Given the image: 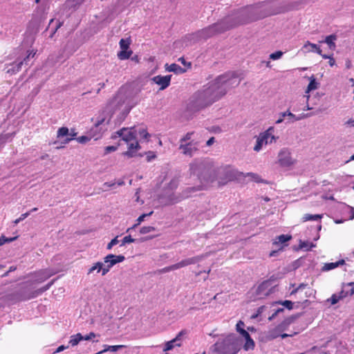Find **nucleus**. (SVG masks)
<instances>
[{
	"label": "nucleus",
	"instance_id": "e2e57ef3",
	"mask_svg": "<svg viewBox=\"0 0 354 354\" xmlns=\"http://www.w3.org/2000/svg\"><path fill=\"white\" fill-rule=\"evenodd\" d=\"M16 238H11L9 239H5L4 238H0V246L2 245L6 242H11L14 241Z\"/></svg>",
	"mask_w": 354,
	"mask_h": 354
},
{
	"label": "nucleus",
	"instance_id": "79ce46f5",
	"mask_svg": "<svg viewBox=\"0 0 354 354\" xmlns=\"http://www.w3.org/2000/svg\"><path fill=\"white\" fill-rule=\"evenodd\" d=\"M279 330H280V326H279L278 328L270 331L269 333V337L271 338V339H275L278 337H279Z\"/></svg>",
	"mask_w": 354,
	"mask_h": 354
},
{
	"label": "nucleus",
	"instance_id": "1a4fd4ad",
	"mask_svg": "<svg viewBox=\"0 0 354 354\" xmlns=\"http://www.w3.org/2000/svg\"><path fill=\"white\" fill-rule=\"evenodd\" d=\"M124 259L125 257L123 255L108 254L104 258L103 263V276H104L113 266L122 262Z\"/></svg>",
	"mask_w": 354,
	"mask_h": 354
},
{
	"label": "nucleus",
	"instance_id": "bb28decb",
	"mask_svg": "<svg viewBox=\"0 0 354 354\" xmlns=\"http://www.w3.org/2000/svg\"><path fill=\"white\" fill-rule=\"evenodd\" d=\"M131 129H136L137 130L136 136L139 135L140 138L143 139H147L150 136L149 134L147 133V130L142 127H131Z\"/></svg>",
	"mask_w": 354,
	"mask_h": 354
},
{
	"label": "nucleus",
	"instance_id": "052dcab7",
	"mask_svg": "<svg viewBox=\"0 0 354 354\" xmlns=\"http://www.w3.org/2000/svg\"><path fill=\"white\" fill-rule=\"evenodd\" d=\"M123 239L124 242L126 243H133L135 241V239L131 238L130 235L124 236Z\"/></svg>",
	"mask_w": 354,
	"mask_h": 354
},
{
	"label": "nucleus",
	"instance_id": "4d7b16f0",
	"mask_svg": "<svg viewBox=\"0 0 354 354\" xmlns=\"http://www.w3.org/2000/svg\"><path fill=\"white\" fill-rule=\"evenodd\" d=\"M244 323L242 321H239L236 324V330L241 335V331L245 330L243 329Z\"/></svg>",
	"mask_w": 354,
	"mask_h": 354
},
{
	"label": "nucleus",
	"instance_id": "69168bd1",
	"mask_svg": "<svg viewBox=\"0 0 354 354\" xmlns=\"http://www.w3.org/2000/svg\"><path fill=\"white\" fill-rule=\"evenodd\" d=\"M68 348V346H64V345H61V346H59L56 349V351H55L53 353H57L62 352V351H63L64 350H65V349H66V348Z\"/></svg>",
	"mask_w": 354,
	"mask_h": 354
},
{
	"label": "nucleus",
	"instance_id": "412c9836",
	"mask_svg": "<svg viewBox=\"0 0 354 354\" xmlns=\"http://www.w3.org/2000/svg\"><path fill=\"white\" fill-rule=\"evenodd\" d=\"M344 264V260L342 259L336 262L326 263L323 266L322 270L327 272L337 268L339 266Z\"/></svg>",
	"mask_w": 354,
	"mask_h": 354
},
{
	"label": "nucleus",
	"instance_id": "bf43d9fd",
	"mask_svg": "<svg viewBox=\"0 0 354 354\" xmlns=\"http://www.w3.org/2000/svg\"><path fill=\"white\" fill-rule=\"evenodd\" d=\"M96 336H97V335L95 333L91 332L89 334H88L85 336H83V340H91L93 337H95Z\"/></svg>",
	"mask_w": 354,
	"mask_h": 354
},
{
	"label": "nucleus",
	"instance_id": "ddd939ff",
	"mask_svg": "<svg viewBox=\"0 0 354 354\" xmlns=\"http://www.w3.org/2000/svg\"><path fill=\"white\" fill-rule=\"evenodd\" d=\"M271 282L269 281H263L257 288L256 294L258 298L269 295L272 292Z\"/></svg>",
	"mask_w": 354,
	"mask_h": 354
},
{
	"label": "nucleus",
	"instance_id": "de8ad7c7",
	"mask_svg": "<svg viewBox=\"0 0 354 354\" xmlns=\"http://www.w3.org/2000/svg\"><path fill=\"white\" fill-rule=\"evenodd\" d=\"M291 9V6L285 3H282L279 8V10L276 13L285 12Z\"/></svg>",
	"mask_w": 354,
	"mask_h": 354
},
{
	"label": "nucleus",
	"instance_id": "9d476101",
	"mask_svg": "<svg viewBox=\"0 0 354 354\" xmlns=\"http://www.w3.org/2000/svg\"><path fill=\"white\" fill-rule=\"evenodd\" d=\"M312 113H300L299 115L293 114L288 109L286 111L280 113V115L281 117H286V124H290L294 123L295 122L301 120L306 118L310 117Z\"/></svg>",
	"mask_w": 354,
	"mask_h": 354
},
{
	"label": "nucleus",
	"instance_id": "6e6552de",
	"mask_svg": "<svg viewBox=\"0 0 354 354\" xmlns=\"http://www.w3.org/2000/svg\"><path fill=\"white\" fill-rule=\"evenodd\" d=\"M278 162L283 167H288L296 163V160L292 157L291 151L288 148L281 149L278 154Z\"/></svg>",
	"mask_w": 354,
	"mask_h": 354
},
{
	"label": "nucleus",
	"instance_id": "f03ea898",
	"mask_svg": "<svg viewBox=\"0 0 354 354\" xmlns=\"http://www.w3.org/2000/svg\"><path fill=\"white\" fill-rule=\"evenodd\" d=\"M178 184L179 181L178 178H173L165 185L159 197L160 203L163 205H170L177 203L183 198L189 197L192 192L196 190L195 187H187L182 194H176L174 191L177 189Z\"/></svg>",
	"mask_w": 354,
	"mask_h": 354
},
{
	"label": "nucleus",
	"instance_id": "09e8293b",
	"mask_svg": "<svg viewBox=\"0 0 354 354\" xmlns=\"http://www.w3.org/2000/svg\"><path fill=\"white\" fill-rule=\"evenodd\" d=\"M339 298L337 296V294H333L330 299H328L327 301L330 302L332 305L336 304L339 301Z\"/></svg>",
	"mask_w": 354,
	"mask_h": 354
},
{
	"label": "nucleus",
	"instance_id": "ea45409f",
	"mask_svg": "<svg viewBox=\"0 0 354 354\" xmlns=\"http://www.w3.org/2000/svg\"><path fill=\"white\" fill-rule=\"evenodd\" d=\"M120 47L122 50L128 49L130 45V41L129 39H121L120 42Z\"/></svg>",
	"mask_w": 354,
	"mask_h": 354
},
{
	"label": "nucleus",
	"instance_id": "c9c22d12",
	"mask_svg": "<svg viewBox=\"0 0 354 354\" xmlns=\"http://www.w3.org/2000/svg\"><path fill=\"white\" fill-rule=\"evenodd\" d=\"M106 122V118L105 117H99L95 122V127L91 129V131H97L99 129V127L102 124H103Z\"/></svg>",
	"mask_w": 354,
	"mask_h": 354
},
{
	"label": "nucleus",
	"instance_id": "4be33fe9",
	"mask_svg": "<svg viewBox=\"0 0 354 354\" xmlns=\"http://www.w3.org/2000/svg\"><path fill=\"white\" fill-rule=\"evenodd\" d=\"M166 70L169 72H174L176 74H182L186 71V69L183 68L176 64H171L170 65L166 64Z\"/></svg>",
	"mask_w": 354,
	"mask_h": 354
},
{
	"label": "nucleus",
	"instance_id": "2f4dec72",
	"mask_svg": "<svg viewBox=\"0 0 354 354\" xmlns=\"http://www.w3.org/2000/svg\"><path fill=\"white\" fill-rule=\"evenodd\" d=\"M293 289L290 291V296L295 295L299 291L303 290L305 289L308 284L306 283H300L297 287L295 288V285H291Z\"/></svg>",
	"mask_w": 354,
	"mask_h": 354
},
{
	"label": "nucleus",
	"instance_id": "a878e982",
	"mask_svg": "<svg viewBox=\"0 0 354 354\" xmlns=\"http://www.w3.org/2000/svg\"><path fill=\"white\" fill-rule=\"evenodd\" d=\"M104 350L98 352L97 354H102L106 351L116 352L120 348L124 347V345H114V346L104 345Z\"/></svg>",
	"mask_w": 354,
	"mask_h": 354
},
{
	"label": "nucleus",
	"instance_id": "7ed1b4c3",
	"mask_svg": "<svg viewBox=\"0 0 354 354\" xmlns=\"http://www.w3.org/2000/svg\"><path fill=\"white\" fill-rule=\"evenodd\" d=\"M243 15V12H237L232 15L227 16L220 23L215 24L204 29L202 33L207 37H210L215 33L221 32L238 25L242 24L245 23Z\"/></svg>",
	"mask_w": 354,
	"mask_h": 354
},
{
	"label": "nucleus",
	"instance_id": "37998d69",
	"mask_svg": "<svg viewBox=\"0 0 354 354\" xmlns=\"http://www.w3.org/2000/svg\"><path fill=\"white\" fill-rule=\"evenodd\" d=\"M193 135V132H188L185 136H183L180 140V143H187L188 142H190L192 136Z\"/></svg>",
	"mask_w": 354,
	"mask_h": 354
},
{
	"label": "nucleus",
	"instance_id": "72a5a7b5",
	"mask_svg": "<svg viewBox=\"0 0 354 354\" xmlns=\"http://www.w3.org/2000/svg\"><path fill=\"white\" fill-rule=\"evenodd\" d=\"M348 295H350L349 289L348 287H347V284H346L343 286L342 290L337 294V296L339 298V299H342L343 298H345Z\"/></svg>",
	"mask_w": 354,
	"mask_h": 354
},
{
	"label": "nucleus",
	"instance_id": "8fccbe9b",
	"mask_svg": "<svg viewBox=\"0 0 354 354\" xmlns=\"http://www.w3.org/2000/svg\"><path fill=\"white\" fill-rule=\"evenodd\" d=\"M30 215V212H26L24 214H22L19 218H17L15 221H14L15 225H17L19 222L26 218Z\"/></svg>",
	"mask_w": 354,
	"mask_h": 354
},
{
	"label": "nucleus",
	"instance_id": "aec40b11",
	"mask_svg": "<svg viewBox=\"0 0 354 354\" xmlns=\"http://www.w3.org/2000/svg\"><path fill=\"white\" fill-rule=\"evenodd\" d=\"M337 35L333 34V35L326 36L325 37L324 40L320 41L319 42L320 43H326L330 50H334L336 48V44H335V41L337 40Z\"/></svg>",
	"mask_w": 354,
	"mask_h": 354
},
{
	"label": "nucleus",
	"instance_id": "b1692460",
	"mask_svg": "<svg viewBox=\"0 0 354 354\" xmlns=\"http://www.w3.org/2000/svg\"><path fill=\"white\" fill-rule=\"evenodd\" d=\"M207 255H199L193 257L191 258L185 259L187 266L192 264H196L200 261H201Z\"/></svg>",
	"mask_w": 354,
	"mask_h": 354
},
{
	"label": "nucleus",
	"instance_id": "473e14b6",
	"mask_svg": "<svg viewBox=\"0 0 354 354\" xmlns=\"http://www.w3.org/2000/svg\"><path fill=\"white\" fill-rule=\"evenodd\" d=\"M299 247L301 249L308 251L310 250L313 248L315 247V245L309 241H300Z\"/></svg>",
	"mask_w": 354,
	"mask_h": 354
},
{
	"label": "nucleus",
	"instance_id": "a211bd4d",
	"mask_svg": "<svg viewBox=\"0 0 354 354\" xmlns=\"http://www.w3.org/2000/svg\"><path fill=\"white\" fill-rule=\"evenodd\" d=\"M302 50L305 53H317L319 55H322V50L319 46L315 44L310 43V41H306L302 47Z\"/></svg>",
	"mask_w": 354,
	"mask_h": 354
},
{
	"label": "nucleus",
	"instance_id": "c756f323",
	"mask_svg": "<svg viewBox=\"0 0 354 354\" xmlns=\"http://www.w3.org/2000/svg\"><path fill=\"white\" fill-rule=\"evenodd\" d=\"M292 108V111L295 112H298L299 111H305V107H302V100L301 98L298 101H295L292 102V104L290 107Z\"/></svg>",
	"mask_w": 354,
	"mask_h": 354
},
{
	"label": "nucleus",
	"instance_id": "774afa93",
	"mask_svg": "<svg viewBox=\"0 0 354 354\" xmlns=\"http://www.w3.org/2000/svg\"><path fill=\"white\" fill-rule=\"evenodd\" d=\"M345 125L354 127V119H350L345 122Z\"/></svg>",
	"mask_w": 354,
	"mask_h": 354
},
{
	"label": "nucleus",
	"instance_id": "a19ab883",
	"mask_svg": "<svg viewBox=\"0 0 354 354\" xmlns=\"http://www.w3.org/2000/svg\"><path fill=\"white\" fill-rule=\"evenodd\" d=\"M155 230V228L151 226H144L142 227L140 230V232L142 234H147L151 232H153Z\"/></svg>",
	"mask_w": 354,
	"mask_h": 354
},
{
	"label": "nucleus",
	"instance_id": "3c124183",
	"mask_svg": "<svg viewBox=\"0 0 354 354\" xmlns=\"http://www.w3.org/2000/svg\"><path fill=\"white\" fill-rule=\"evenodd\" d=\"M185 266H187L185 259H183L182 261H179L178 263L174 264V268H176V270L184 268Z\"/></svg>",
	"mask_w": 354,
	"mask_h": 354
},
{
	"label": "nucleus",
	"instance_id": "13d9d810",
	"mask_svg": "<svg viewBox=\"0 0 354 354\" xmlns=\"http://www.w3.org/2000/svg\"><path fill=\"white\" fill-rule=\"evenodd\" d=\"M282 305L286 308L290 310L292 308L293 303L291 301L286 300L282 303Z\"/></svg>",
	"mask_w": 354,
	"mask_h": 354
},
{
	"label": "nucleus",
	"instance_id": "39448f33",
	"mask_svg": "<svg viewBox=\"0 0 354 354\" xmlns=\"http://www.w3.org/2000/svg\"><path fill=\"white\" fill-rule=\"evenodd\" d=\"M241 340L235 335L219 339L212 346L216 354H236L240 350Z\"/></svg>",
	"mask_w": 354,
	"mask_h": 354
},
{
	"label": "nucleus",
	"instance_id": "58836bf2",
	"mask_svg": "<svg viewBox=\"0 0 354 354\" xmlns=\"http://www.w3.org/2000/svg\"><path fill=\"white\" fill-rule=\"evenodd\" d=\"M244 176L250 177L252 180L257 182V183H259V182L262 181L261 177L257 174H254V173H252V172L247 173Z\"/></svg>",
	"mask_w": 354,
	"mask_h": 354
},
{
	"label": "nucleus",
	"instance_id": "0eeeda50",
	"mask_svg": "<svg viewBox=\"0 0 354 354\" xmlns=\"http://www.w3.org/2000/svg\"><path fill=\"white\" fill-rule=\"evenodd\" d=\"M274 128L270 127L266 131L260 133L257 137L254 150L258 152L261 150L263 145H267L275 142L278 138L274 135Z\"/></svg>",
	"mask_w": 354,
	"mask_h": 354
},
{
	"label": "nucleus",
	"instance_id": "603ef678",
	"mask_svg": "<svg viewBox=\"0 0 354 354\" xmlns=\"http://www.w3.org/2000/svg\"><path fill=\"white\" fill-rule=\"evenodd\" d=\"M153 214V212H149V214H143L140 215L137 219V225H140L147 216H149Z\"/></svg>",
	"mask_w": 354,
	"mask_h": 354
},
{
	"label": "nucleus",
	"instance_id": "338daca9",
	"mask_svg": "<svg viewBox=\"0 0 354 354\" xmlns=\"http://www.w3.org/2000/svg\"><path fill=\"white\" fill-rule=\"evenodd\" d=\"M284 120H286V117H281L279 113V118L276 120L275 123L279 124L282 123Z\"/></svg>",
	"mask_w": 354,
	"mask_h": 354
},
{
	"label": "nucleus",
	"instance_id": "864d4df0",
	"mask_svg": "<svg viewBox=\"0 0 354 354\" xmlns=\"http://www.w3.org/2000/svg\"><path fill=\"white\" fill-rule=\"evenodd\" d=\"M76 135H77V133H75L73 130L71 131V132L69 133V134H68V136H70V137H67L65 139L64 143V144L68 143L70 141H71L72 140H73L75 138V136H76Z\"/></svg>",
	"mask_w": 354,
	"mask_h": 354
},
{
	"label": "nucleus",
	"instance_id": "393cba45",
	"mask_svg": "<svg viewBox=\"0 0 354 354\" xmlns=\"http://www.w3.org/2000/svg\"><path fill=\"white\" fill-rule=\"evenodd\" d=\"M82 340H83V335L81 333H77L71 336L69 344L72 346H75Z\"/></svg>",
	"mask_w": 354,
	"mask_h": 354
},
{
	"label": "nucleus",
	"instance_id": "2eb2a0df",
	"mask_svg": "<svg viewBox=\"0 0 354 354\" xmlns=\"http://www.w3.org/2000/svg\"><path fill=\"white\" fill-rule=\"evenodd\" d=\"M153 80L156 84L160 86L161 90H163L169 86L171 81V75H157L153 78Z\"/></svg>",
	"mask_w": 354,
	"mask_h": 354
},
{
	"label": "nucleus",
	"instance_id": "423d86ee",
	"mask_svg": "<svg viewBox=\"0 0 354 354\" xmlns=\"http://www.w3.org/2000/svg\"><path fill=\"white\" fill-rule=\"evenodd\" d=\"M53 283L54 280L51 281L44 287L37 290H33L30 286H24L13 295L15 301H26L35 298L48 290Z\"/></svg>",
	"mask_w": 354,
	"mask_h": 354
},
{
	"label": "nucleus",
	"instance_id": "5701e85b",
	"mask_svg": "<svg viewBox=\"0 0 354 354\" xmlns=\"http://www.w3.org/2000/svg\"><path fill=\"white\" fill-rule=\"evenodd\" d=\"M310 82L307 86V88L306 90V95H308L309 92L311 91L315 90L318 88L319 84L317 82L315 77L312 75L309 77Z\"/></svg>",
	"mask_w": 354,
	"mask_h": 354
},
{
	"label": "nucleus",
	"instance_id": "20e7f679",
	"mask_svg": "<svg viewBox=\"0 0 354 354\" xmlns=\"http://www.w3.org/2000/svg\"><path fill=\"white\" fill-rule=\"evenodd\" d=\"M137 130L136 129L122 128V129L116 131L112 136V138L117 137L125 142L128 146V150L122 155L128 158H132L136 156L138 151L140 149V146L136 138Z\"/></svg>",
	"mask_w": 354,
	"mask_h": 354
},
{
	"label": "nucleus",
	"instance_id": "f704fd0d",
	"mask_svg": "<svg viewBox=\"0 0 354 354\" xmlns=\"http://www.w3.org/2000/svg\"><path fill=\"white\" fill-rule=\"evenodd\" d=\"M322 218V216L319 215V214H305L303 217V221H317V220H319L320 218Z\"/></svg>",
	"mask_w": 354,
	"mask_h": 354
},
{
	"label": "nucleus",
	"instance_id": "6e6d98bb",
	"mask_svg": "<svg viewBox=\"0 0 354 354\" xmlns=\"http://www.w3.org/2000/svg\"><path fill=\"white\" fill-rule=\"evenodd\" d=\"M118 149L117 147L115 146H108L104 148V155H106L111 152H113L116 151Z\"/></svg>",
	"mask_w": 354,
	"mask_h": 354
},
{
	"label": "nucleus",
	"instance_id": "4468645a",
	"mask_svg": "<svg viewBox=\"0 0 354 354\" xmlns=\"http://www.w3.org/2000/svg\"><path fill=\"white\" fill-rule=\"evenodd\" d=\"M207 163L203 160H194L190 164V170L194 174L201 176L202 171L206 169Z\"/></svg>",
	"mask_w": 354,
	"mask_h": 354
},
{
	"label": "nucleus",
	"instance_id": "9b49d317",
	"mask_svg": "<svg viewBox=\"0 0 354 354\" xmlns=\"http://www.w3.org/2000/svg\"><path fill=\"white\" fill-rule=\"evenodd\" d=\"M179 149L184 155L192 157L198 150V145L196 142L194 141H190L187 143H180Z\"/></svg>",
	"mask_w": 354,
	"mask_h": 354
},
{
	"label": "nucleus",
	"instance_id": "c85d7f7f",
	"mask_svg": "<svg viewBox=\"0 0 354 354\" xmlns=\"http://www.w3.org/2000/svg\"><path fill=\"white\" fill-rule=\"evenodd\" d=\"M291 239L290 236L281 234L279 236H277L275 240L273 242V244L278 245V244H283L288 241Z\"/></svg>",
	"mask_w": 354,
	"mask_h": 354
},
{
	"label": "nucleus",
	"instance_id": "cd10ccee",
	"mask_svg": "<svg viewBox=\"0 0 354 354\" xmlns=\"http://www.w3.org/2000/svg\"><path fill=\"white\" fill-rule=\"evenodd\" d=\"M103 269H104L103 263L97 262L92 267H91V268L88 270V274H91V273L93 272L94 271H96L97 272H102V275L103 276Z\"/></svg>",
	"mask_w": 354,
	"mask_h": 354
},
{
	"label": "nucleus",
	"instance_id": "e433bc0d",
	"mask_svg": "<svg viewBox=\"0 0 354 354\" xmlns=\"http://www.w3.org/2000/svg\"><path fill=\"white\" fill-rule=\"evenodd\" d=\"M309 95H304L301 97L302 100V107H305V110H311L313 109L308 104Z\"/></svg>",
	"mask_w": 354,
	"mask_h": 354
},
{
	"label": "nucleus",
	"instance_id": "c03bdc74",
	"mask_svg": "<svg viewBox=\"0 0 354 354\" xmlns=\"http://www.w3.org/2000/svg\"><path fill=\"white\" fill-rule=\"evenodd\" d=\"M344 211L348 212L349 213V220H353L354 218V208L352 207H350L348 205L344 206Z\"/></svg>",
	"mask_w": 354,
	"mask_h": 354
},
{
	"label": "nucleus",
	"instance_id": "f8f14e48",
	"mask_svg": "<svg viewBox=\"0 0 354 354\" xmlns=\"http://www.w3.org/2000/svg\"><path fill=\"white\" fill-rule=\"evenodd\" d=\"M185 333H186L185 330H181L174 339L166 342L163 348V351L167 352L172 350L175 347H180L182 344L183 336Z\"/></svg>",
	"mask_w": 354,
	"mask_h": 354
},
{
	"label": "nucleus",
	"instance_id": "4c0bfd02",
	"mask_svg": "<svg viewBox=\"0 0 354 354\" xmlns=\"http://www.w3.org/2000/svg\"><path fill=\"white\" fill-rule=\"evenodd\" d=\"M69 130L67 127H63L58 129L57 131V138H62L66 136H68Z\"/></svg>",
	"mask_w": 354,
	"mask_h": 354
},
{
	"label": "nucleus",
	"instance_id": "a18cd8bd",
	"mask_svg": "<svg viewBox=\"0 0 354 354\" xmlns=\"http://www.w3.org/2000/svg\"><path fill=\"white\" fill-rule=\"evenodd\" d=\"M283 55V52L281 51H276L273 53H271L270 55V58L271 59H273V60H277V59H279L281 57V56Z\"/></svg>",
	"mask_w": 354,
	"mask_h": 354
},
{
	"label": "nucleus",
	"instance_id": "49530a36",
	"mask_svg": "<svg viewBox=\"0 0 354 354\" xmlns=\"http://www.w3.org/2000/svg\"><path fill=\"white\" fill-rule=\"evenodd\" d=\"M91 137L87 136H80L76 138L77 141L81 144H85L91 140Z\"/></svg>",
	"mask_w": 354,
	"mask_h": 354
},
{
	"label": "nucleus",
	"instance_id": "6ab92c4d",
	"mask_svg": "<svg viewBox=\"0 0 354 354\" xmlns=\"http://www.w3.org/2000/svg\"><path fill=\"white\" fill-rule=\"evenodd\" d=\"M241 335L245 340V343L243 346L244 349L245 351L252 349L254 346V342L253 339L250 337L249 333L246 330H243L241 331Z\"/></svg>",
	"mask_w": 354,
	"mask_h": 354
},
{
	"label": "nucleus",
	"instance_id": "680f3d73",
	"mask_svg": "<svg viewBox=\"0 0 354 354\" xmlns=\"http://www.w3.org/2000/svg\"><path fill=\"white\" fill-rule=\"evenodd\" d=\"M347 287H348L350 295H354V283H347Z\"/></svg>",
	"mask_w": 354,
	"mask_h": 354
},
{
	"label": "nucleus",
	"instance_id": "f257e3e1",
	"mask_svg": "<svg viewBox=\"0 0 354 354\" xmlns=\"http://www.w3.org/2000/svg\"><path fill=\"white\" fill-rule=\"evenodd\" d=\"M240 82L241 79L235 73H227L218 76L190 97L189 109L198 111L211 105L223 96L228 90L237 86Z\"/></svg>",
	"mask_w": 354,
	"mask_h": 354
},
{
	"label": "nucleus",
	"instance_id": "f3484780",
	"mask_svg": "<svg viewBox=\"0 0 354 354\" xmlns=\"http://www.w3.org/2000/svg\"><path fill=\"white\" fill-rule=\"evenodd\" d=\"M54 274L55 272L50 270H41L36 274L35 281L37 283H41L50 277Z\"/></svg>",
	"mask_w": 354,
	"mask_h": 354
},
{
	"label": "nucleus",
	"instance_id": "5fc2aeb1",
	"mask_svg": "<svg viewBox=\"0 0 354 354\" xmlns=\"http://www.w3.org/2000/svg\"><path fill=\"white\" fill-rule=\"evenodd\" d=\"M119 241L118 240V236L113 239L107 245V249L111 250L114 245L118 244Z\"/></svg>",
	"mask_w": 354,
	"mask_h": 354
},
{
	"label": "nucleus",
	"instance_id": "7c9ffc66",
	"mask_svg": "<svg viewBox=\"0 0 354 354\" xmlns=\"http://www.w3.org/2000/svg\"><path fill=\"white\" fill-rule=\"evenodd\" d=\"M128 49L122 50L120 52L118 53V58L121 60L129 59L131 54V50H127Z\"/></svg>",
	"mask_w": 354,
	"mask_h": 354
},
{
	"label": "nucleus",
	"instance_id": "0e129e2a",
	"mask_svg": "<svg viewBox=\"0 0 354 354\" xmlns=\"http://www.w3.org/2000/svg\"><path fill=\"white\" fill-rule=\"evenodd\" d=\"M175 270H176V268H174V264H173L171 266L164 268L162 269V272H170V271Z\"/></svg>",
	"mask_w": 354,
	"mask_h": 354
},
{
	"label": "nucleus",
	"instance_id": "dca6fc26",
	"mask_svg": "<svg viewBox=\"0 0 354 354\" xmlns=\"http://www.w3.org/2000/svg\"><path fill=\"white\" fill-rule=\"evenodd\" d=\"M34 55H35V53H33L32 55V53H30L28 55V56L26 58H24V59L23 61H21L18 63H13L12 64L10 65V67L8 68L7 73L12 75V74H15V73L19 72L21 70V68L24 64V62H26V59H28L30 56L34 57Z\"/></svg>",
	"mask_w": 354,
	"mask_h": 354
}]
</instances>
